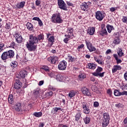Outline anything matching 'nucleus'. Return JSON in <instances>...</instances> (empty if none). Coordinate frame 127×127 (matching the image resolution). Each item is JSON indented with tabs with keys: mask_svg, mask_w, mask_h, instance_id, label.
I'll return each instance as SVG.
<instances>
[{
	"mask_svg": "<svg viewBox=\"0 0 127 127\" xmlns=\"http://www.w3.org/2000/svg\"><path fill=\"white\" fill-rule=\"evenodd\" d=\"M39 93H40V90L37 89L34 90V96L35 98H38L39 97Z\"/></svg>",
	"mask_w": 127,
	"mask_h": 127,
	"instance_id": "nucleus-38",
	"label": "nucleus"
},
{
	"mask_svg": "<svg viewBox=\"0 0 127 127\" xmlns=\"http://www.w3.org/2000/svg\"><path fill=\"white\" fill-rule=\"evenodd\" d=\"M27 74H28V72L26 70H22L19 72L18 78L19 79H24Z\"/></svg>",
	"mask_w": 127,
	"mask_h": 127,
	"instance_id": "nucleus-17",
	"label": "nucleus"
},
{
	"mask_svg": "<svg viewBox=\"0 0 127 127\" xmlns=\"http://www.w3.org/2000/svg\"><path fill=\"white\" fill-rule=\"evenodd\" d=\"M26 27L27 29H28L29 31H32V32H34V27L31 23L28 22L26 24Z\"/></svg>",
	"mask_w": 127,
	"mask_h": 127,
	"instance_id": "nucleus-22",
	"label": "nucleus"
},
{
	"mask_svg": "<svg viewBox=\"0 0 127 127\" xmlns=\"http://www.w3.org/2000/svg\"><path fill=\"white\" fill-rule=\"evenodd\" d=\"M41 69H42L43 70H44V71L47 72H47H49V71H50V68L47 65L42 66Z\"/></svg>",
	"mask_w": 127,
	"mask_h": 127,
	"instance_id": "nucleus-42",
	"label": "nucleus"
},
{
	"mask_svg": "<svg viewBox=\"0 0 127 127\" xmlns=\"http://www.w3.org/2000/svg\"><path fill=\"white\" fill-rule=\"evenodd\" d=\"M82 106L84 114H86V115L90 114V108L88 106H87V103L85 102H82Z\"/></svg>",
	"mask_w": 127,
	"mask_h": 127,
	"instance_id": "nucleus-13",
	"label": "nucleus"
},
{
	"mask_svg": "<svg viewBox=\"0 0 127 127\" xmlns=\"http://www.w3.org/2000/svg\"><path fill=\"white\" fill-rule=\"evenodd\" d=\"M14 46H15V42H14V41H12L10 44V47L14 48Z\"/></svg>",
	"mask_w": 127,
	"mask_h": 127,
	"instance_id": "nucleus-51",
	"label": "nucleus"
},
{
	"mask_svg": "<svg viewBox=\"0 0 127 127\" xmlns=\"http://www.w3.org/2000/svg\"><path fill=\"white\" fill-rule=\"evenodd\" d=\"M98 36L104 37L108 35V32L107 31V29H102L101 31H99L98 32Z\"/></svg>",
	"mask_w": 127,
	"mask_h": 127,
	"instance_id": "nucleus-19",
	"label": "nucleus"
},
{
	"mask_svg": "<svg viewBox=\"0 0 127 127\" xmlns=\"http://www.w3.org/2000/svg\"><path fill=\"white\" fill-rule=\"evenodd\" d=\"M70 39H73V38L70 37L69 38V36H66L65 38L64 39V42L67 44L68 43V42Z\"/></svg>",
	"mask_w": 127,
	"mask_h": 127,
	"instance_id": "nucleus-45",
	"label": "nucleus"
},
{
	"mask_svg": "<svg viewBox=\"0 0 127 127\" xmlns=\"http://www.w3.org/2000/svg\"><path fill=\"white\" fill-rule=\"evenodd\" d=\"M15 39L16 42L20 44L22 42V36L19 33H16L15 34Z\"/></svg>",
	"mask_w": 127,
	"mask_h": 127,
	"instance_id": "nucleus-14",
	"label": "nucleus"
},
{
	"mask_svg": "<svg viewBox=\"0 0 127 127\" xmlns=\"http://www.w3.org/2000/svg\"><path fill=\"white\" fill-rule=\"evenodd\" d=\"M22 87V83L20 82V80L19 79H15V83L14 85V88L16 90H17L18 89H20Z\"/></svg>",
	"mask_w": 127,
	"mask_h": 127,
	"instance_id": "nucleus-16",
	"label": "nucleus"
},
{
	"mask_svg": "<svg viewBox=\"0 0 127 127\" xmlns=\"http://www.w3.org/2000/svg\"><path fill=\"white\" fill-rule=\"evenodd\" d=\"M115 106L118 109H121V108H123L124 107V105L122 104L118 103L115 104Z\"/></svg>",
	"mask_w": 127,
	"mask_h": 127,
	"instance_id": "nucleus-46",
	"label": "nucleus"
},
{
	"mask_svg": "<svg viewBox=\"0 0 127 127\" xmlns=\"http://www.w3.org/2000/svg\"><path fill=\"white\" fill-rule=\"evenodd\" d=\"M122 70V66L119 65H115L112 68V73H116L117 71Z\"/></svg>",
	"mask_w": 127,
	"mask_h": 127,
	"instance_id": "nucleus-24",
	"label": "nucleus"
},
{
	"mask_svg": "<svg viewBox=\"0 0 127 127\" xmlns=\"http://www.w3.org/2000/svg\"><path fill=\"white\" fill-rule=\"evenodd\" d=\"M75 95H76V91L71 90L68 93V97L71 99L73 97H75Z\"/></svg>",
	"mask_w": 127,
	"mask_h": 127,
	"instance_id": "nucleus-36",
	"label": "nucleus"
},
{
	"mask_svg": "<svg viewBox=\"0 0 127 127\" xmlns=\"http://www.w3.org/2000/svg\"><path fill=\"white\" fill-rule=\"evenodd\" d=\"M66 3L68 6H73V3H72V2L66 1Z\"/></svg>",
	"mask_w": 127,
	"mask_h": 127,
	"instance_id": "nucleus-60",
	"label": "nucleus"
},
{
	"mask_svg": "<svg viewBox=\"0 0 127 127\" xmlns=\"http://www.w3.org/2000/svg\"><path fill=\"white\" fill-rule=\"evenodd\" d=\"M67 58L68 59V62H70V63H75L76 61L75 57H73L72 56H70L69 55H67Z\"/></svg>",
	"mask_w": 127,
	"mask_h": 127,
	"instance_id": "nucleus-29",
	"label": "nucleus"
},
{
	"mask_svg": "<svg viewBox=\"0 0 127 127\" xmlns=\"http://www.w3.org/2000/svg\"><path fill=\"white\" fill-rule=\"evenodd\" d=\"M85 42L86 47L87 49L89 50V52H94V51H96V48L93 46V43L87 40H85Z\"/></svg>",
	"mask_w": 127,
	"mask_h": 127,
	"instance_id": "nucleus-7",
	"label": "nucleus"
},
{
	"mask_svg": "<svg viewBox=\"0 0 127 127\" xmlns=\"http://www.w3.org/2000/svg\"><path fill=\"white\" fill-rule=\"evenodd\" d=\"M43 84H44V80H41V81H39L38 85L39 86H42V85H43Z\"/></svg>",
	"mask_w": 127,
	"mask_h": 127,
	"instance_id": "nucleus-58",
	"label": "nucleus"
},
{
	"mask_svg": "<svg viewBox=\"0 0 127 127\" xmlns=\"http://www.w3.org/2000/svg\"><path fill=\"white\" fill-rule=\"evenodd\" d=\"M107 94H108V95H110L111 96V95H112V94H113V92H112V90L111 89H108L107 91Z\"/></svg>",
	"mask_w": 127,
	"mask_h": 127,
	"instance_id": "nucleus-56",
	"label": "nucleus"
},
{
	"mask_svg": "<svg viewBox=\"0 0 127 127\" xmlns=\"http://www.w3.org/2000/svg\"><path fill=\"white\" fill-rule=\"evenodd\" d=\"M110 114L108 113H104L103 114V117L102 120V127H108L109 123H110Z\"/></svg>",
	"mask_w": 127,
	"mask_h": 127,
	"instance_id": "nucleus-4",
	"label": "nucleus"
},
{
	"mask_svg": "<svg viewBox=\"0 0 127 127\" xmlns=\"http://www.w3.org/2000/svg\"><path fill=\"white\" fill-rule=\"evenodd\" d=\"M82 116V111H80L77 113L76 114L75 117V121L76 122H79V120L81 119V117Z\"/></svg>",
	"mask_w": 127,
	"mask_h": 127,
	"instance_id": "nucleus-25",
	"label": "nucleus"
},
{
	"mask_svg": "<svg viewBox=\"0 0 127 127\" xmlns=\"http://www.w3.org/2000/svg\"><path fill=\"white\" fill-rule=\"evenodd\" d=\"M40 3H41V1L40 0H36L35 1V4L37 6H39V5H40Z\"/></svg>",
	"mask_w": 127,
	"mask_h": 127,
	"instance_id": "nucleus-49",
	"label": "nucleus"
},
{
	"mask_svg": "<svg viewBox=\"0 0 127 127\" xmlns=\"http://www.w3.org/2000/svg\"><path fill=\"white\" fill-rule=\"evenodd\" d=\"M33 116L36 117V118H40L42 117V112H34L33 114Z\"/></svg>",
	"mask_w": 127,
	"mask_h": 127,
	"instance_id": "nucleus-39",
	"label": "nucleus"
},
{
	"mask_svg": "<svg viewBox=\"0 0 127 127\" xmlns=\"http://www.w3.org/2000/svg\"><path fill=\"white\" fill-rule=\"evenodd\" d=\"M14 57V52L10 50L6 52H4L1 56V58L2 60H7V59H12Z\"/></svg>",
	"mask_w": 127,
	"mask_h": 127,
	"instance_id": "nucleus-3",
	"label": "nucleus"
},
{
	"mask_svg": "<svg viewBox=\"0 0 127 127\" xmlns=\"http://www.w3.org/2000/svg\"><path fill=\"white\" fill-rule=\"evenodd\" d=\"M11 23L10 22H8L5 25V28L8 29V30H11Z\"/></svg>",
	"mask_w": 127,
	"mask_h": 127,
	"instance_id": "nucleus-44",
	"label": "nucleus"
},
{
	"mask_svg": "<svg viewBox=\"0 0 127 127\" xmlns=\"http://www.w3.org/2000/svg\"><path fill=\"white\" fill-rule=\"evenodd\" d=\"M37 37L38 42H39L41 40H44V35L43 34H39Z\"/></svg>",
	"mask_w": 127,
	"mask_h": 127,
	"instance_id": "nucleus-37",
	"label": "nucleus"
},
{
	"mask_svg": "<svg viewBox=\"0 0 127 127\" xmlns=\"http://www.w3.org/2000/svg\"><path fill=\"white\" fill-rule=\"evenodd\" d=\"M122 90H127V83L126 84L123 85Z\"/></svg>",
	"mask_w": 127,
	"mask_h": 127,
	"instance_id": "nucleus-57",
	"label": "nucleus"
},
{
	"mask_svg": "<svg viewBox=\"0 0 127 127\" xmlns=\"http://www.w3.org/2000/svg\"><path fill=\"white\" fill-rule=\"evenodd\" d=\"M80 8L81 10H83V11H87L88 8H89V5H88L87 2H84L80 5Z\"/></svg>",
	"mask_w": 127,
	"mask_h": 127,
	"instance_id": "nucleus-20",
	"label": "nucleus"
},
{
	"mask_svg": "<svg viewBox=\"0 0 127 127\" xmlns=\"http://www.w3.org/2000/svg\"><path fill=\"white\" fill-rule=\"evenodd\" d=\"M13 109H14L16 112L19 113L20 115H22L23 110H22V106H21V103H17L13 106Z\"/></svg>",
	"mask_w": 127,
	"mask_h": 127,
	"instance_id": "nucleus-8",
	"label": "nucleus"
},
{
	"mask_svg": "<svg viewBox=\"0 0 127 127\" xmlns=\"http://www.w3.org/2000/svg\"><path fill=\"white\" fill-rule=\"evenodd\" d=\"M124 79H125V81L127 82V72L124 73Z\"/></svg>",
	"mask_w": 127,
	"mask_h": 127,
	"instance_id": "nucleus-62",
	"label": "nucleus"
},
{
	"mask_svg": "<svg viewBox=\"0 0 127 127\" xmlns=\"http://www.w3.org/2000/svg\"><path fill=\"white\" fill-rule=\"evenodd\" d=\"M114 36L115 38L113 40V43L115 44V45L120 44V43H121V39H120V37L119 36V33H114Z\"/></svg>",
	"mask_w": 127,
	"mask_h": 127,
	"instance_id": "nucleus-12",
	"label": "nucleus"
},
{
	"mask_svg": "<svg viewBox=\"0 0 127 127\" xmlns=\"http://www.w3.org/2000/svg\"><path fill=\"white\" fill-rule=\"evenodd\" d=\"M95 28L94 27L88 28L87 30V32L88 34H89V35H93L94 33H95Z\"/></svg>",
	"mask_w": 127,
	"mask_h": 127,
	"instance_id": "nucleus-23",
	"label": "nucleus"
},
{
	"mask_svg": "<svg viewBox=\"0 0 127 127\" xmlns=\"http://www.w3.org/2000/svg\"><path fill=\"white\" fill-rule=\"evenodd\" d=\"M106 28L109 33H111V32H112V30H115V28H114V26L110 24H107Z\"/></svg>",
	"mask_w": 127,
	"mask_h": 127,
	"instance_id": "nucleus-31",
	"label": "nucleus"
},
{
	"mask_svg": "<svg viewBox=\"0 0 127 127\" xmlns=\"http://www.w3.org/2000/svg\"><path fill=\"white\" fill-rule=\"evenodd\" d=\"M10 66H11V68L14 69V68H16V67H17V63L16 61H12L10 64Z\"/></svg>",
	"mask_w": 127,
	"mask_h": 127,
	"instance_id": "nucleus-41",
	"label": "nucleus"
},
{
	"mask_svg": "<svg viewBox=\"0 0 127 127\" xmlns=\"http://www.w3.org/2000/svg\"><path fill=\"white\" fill-rule=\"evenodd\" d=\"M98 64H100V65H105V63H104V61H102V60H98V62H97Z\"/></svg>",
	"mask_w": 127,
	"mask_h": 127,
	"instance_id": "nucleus-53",
	"label": "nucleus"
},
{
	"mask_svg": "<svg viewBox=\"0 0 127 127\" xmlns=\"http://www.w3.org/2000/svg\"><path fill=\"white\" fill-rule=\"evenodd\" d=\"M85 47V45H84L83 44H82L81 45H79L77 48H76L77 51H78V52H80V51H81V50H82V49H83V48H84V47Z\"/></svg>",
	"mask_w": 127,
	"mask_h": 127,
	"instance_id": "nucleus-43",
	"label": "nucleus"
},
{
	"mask_svg": "<svg viewBox=\"0 0 127 127\" xmlns=\"http://www.w3.org/2000/svg\"><path fill=\"white\" fill-rule=\"evenodd\" d=\"M58 57L57 56H52L48 59V61L51 62V64H55L57 61H58Z\"/></svg>",
	"mask_w": 127,
	"mask_h": 127,
	"instance_id": "nucleus-18",
	"label": "nucleus"
},
{
	"mask_svg": "<svg viewBox=\"0 0 127 127\" xmlns=\"http://www.w3.org/2000/svg\"><path fill=\"white\" fill-rule=\"evenodd\" d=\"M37 43H38L37 37L33 34H30L29 36V42H27L26 44V48L30 52H34L37 47V46L35 44H37Z\"/></svg>",
	"mask_w": 127,
	"mask_h": 127,
	"instance_id": "nucleus-1",
	"label": "nucleus"
},
{
	"mask_svg": "<svg viewBox=\"0 0 127 127\" xmlns=\"http://www.w3.org/2000/svg\"><path fill=\"white\" fill-rule=\"evenodd\" d=\"M24 5H25V1H21L18 3H17L16 4V6L17 7V8H23V7H24Z\"/></svg>",
	"mask_w": 127,
	"mask_h": 127,
	"instance_id": "nucleus-28",
	"label": "nucleus"
},
{
	"mask_svg": "<svg viewBox=\"0 0 127 127\" xmlns=\"http://www.w3.org/2000/svg\"><path fill=\"white\" fill-rule=\"evenodd\" d=\"M83 121L85 125H88V124H90V122H91V118L87 116L83 119Z\"/></svg>",
	"mask_w": 127,
	"mask_h": 127,
	"instance_id": "nucleus-40",
	"label": "nucleus"
},
{
	"mask_svg": "<svg viewBox=\"0 0 127 127\" xmlns=\"http://www.w3.org/2000/svg\"><path fill=\"white\" fill-rule=\"evenodd\" d=\"M47 97H50L52 95H53V92L52 91H49L48 92H47L46 94Z\"/></svg>",
	"mask_w": 127,
	"mask_h": 127,
	"instance_id": "nucleus-50",
	"label": "nucleus"
},
{
	"mask_svg": "<svg viewBox=\"0 0 127 127\" xmlns=\"http://www.w3.org/2000/svg\"><path fill=\"white\" fill-rule=\"evenodd\" d=\"M66 68H67V62H66L65 61H62L59 63V70H62V71H64V70H66Z\"/></svg>",
	"mask_w": 127,
	"mask_h": 127,
	"instance_id": "nucleus-9",
	"label": "nucleus"
},
{
	"mask_svg": "<svg viewBox=\"0 0 127 127\" xmlns=\"http://www.w3.org/2000/svg\"><path fill=\"white\" fill-rule=\"evenodd\" d=\"M114 94L116 97H120V96H122V92L120 91V90L115 89L114 92Z\"/></svg>",
	"mask_w": 127,
	"mask_h": 127,
	"instance_id": "nucleus-33",
	"label": "nucleus"
},
{
	"mask_svg": "<svg viewBox=\"0 0 127 127\" xmlns=\"http://www.w3.org/2000/svg\"><path fill=\"white\" fill-rule=\"evenodd\" d=\"M117 54L118 57H123V56H125V53L123 52V49H122V48H118V50H117Z\"/></svg>",
	"mask_w": 127,
	"mask_h": 127,
	"instance_id": "nucleus-30",
	"label": "nucleus"
},
{
	"mask_svg": "<svg viewBox=\"0 0 127 127\" xmlns=\"http://www.w3.org/2000/svg\"><path fill=\"white\" fill-rule=\"evenodd\" d=\"M73 32L74 29L72 27H67L66 31V33H67V34H65L64 37H67V36H68L69 38L71 37V38H73V37H74V34H73Z\"/></svg>",
	"mask_w": 127,
	"mask_h": 127,
	"instance_id": "nucleus-11",
	"label": "nucleus"
},
{
	"mask_svg": "<svg viewBox=\"0 0 127 127\" xmlns=\"http://www.w3.org/2000/svg\"><path fill=\"white\" fill-rule=\"evenodd\" d=\"M48 40L49 42H51L50 47L53 45V43H54V36H51L49 38H48Z\"/></svg>",
	"mask_w": 127,
	"mask_h": 127,
	"instance_id": "nucleus-32",
	"label": "nucleus"
},
{
	"mask_svg": "<svg viewBox=\"0 0 127 127\" xmlns=\"http://www.w3.org/2000/svg\"><path fill=\"white\" fill-rule=\"evenodd\" d=\"M122 21L124 23H127V16H123L122 18Z\"/></svg>",
	"mask_w": 127,
	"mask_h": 127,
	"instance_id": "nucleus-47",
	"label": "nucleus"
},
{
	"mask_svg": "<svg viewBox=\"0 0 127 127\" xmlns=\"http://www.w3.org/2000/svg\"><path fill=\"white\" fill-rule=\"evenodd\" d=\"M61 102H62V103H63L64 105H65V104H66V103H65V99H64V97H62V98H61Z\"/></svg>",
	"mask_w": 127,
	"mask_h": 127,
	"instance_id": "nucleus-61",
	"label": "nucleus"
},
{
	"mask_svg": "<svg viewBox=\"0 0 127 127\" xmlns=\"http://www.w3.org/2000/svg\"><path fill=\"white\" fill-rule=\"evenodd\" d=\"M40 18L38 17H34L32 18V20H36V21H38Z\"/></svg>",
	"mask_w": 127,
	"mask_h": 127,
	"instance_id": "nucleus-59",
	"label": "nucleus"
},
{
	"mask_svg": "<svg viewBox=\"0 0 127 127\" xmlns=\"http://www.w3.org/2000/svg\"><path fill=\"white\" fill-rule=\"evenodd\" d=\"M127 96V91H123L122 92H121V96Z\"/></svg>",
	"mask_w": 127,
	"mask_h": 127,
	"instance_id": "nucleus-55",
	"label": "nucleus"
},
{
	"mask_svg": "<svg viewBox=\"0 0 127 127\" xmlns=\"http://www.w3.org/2000/svg\"><path fill=\"white\" fill-rule=\"evenodd\" d=\"M51 21L53 23H63L64 20L62 19L61 14L59 12L54 13L51 18Z\"/></svg>",
	"mask_w": 127,
	"mask_h": 127,
	"instance_id": "nucleus-2",
	"label": "nucleus"
},
{
	"mask_svg": "<svg viewBox=\"0 0 127 127\" xmlns=\"http://www.w3.org/2000/svg\"><path fill=\"white\" fill-rule=\"evenodd\" d=\"M56 79L58 80V81H60V82H62L64 79V76L63 74H58L56 75Z\"/></svg>",
	"mask_w": 127,
	"mask_h": 127,
	"instance_id": "nucleus-26",
	"label": "nucleus"
},
{
	"mask_svg": "<svg viewBox=\"0 0 127 127\" xmlns=\"http://www.w3.org/2000/svg\"><path fill=\"white\" fill-rule=\"evenodd\" d=\"M93 106L94 108H98V107L99 106V102L98 101L94 102L93 103Z\"/></svg>",
	"mask_w": 127,
	"mask_h": 127,
	"instance_id": "nucleus-48",
	"label": "nucleus"
},
{
	"mask_svg": "<svg viewBox=\"0 0 127 127\" xmlns=\"http://www.w3.org/2000/svg\"><path fill=\"white\" fill-rule=\"evenodd\" d=\"M38 24L39 26H43V22H42V21H41V19H39V21H38Z\"/></svg>",
	"mask_w": 127,
	"mask_h": 127,
	"instance_id": "nucleus-54",
	"label": "nucleus"
},
{
	"mask_svg": "<svg viewBox=\"0 0 127 127\" xmlns=\"http://www.w3.org/2000/svg\"><path fill=\"white\" fill-rule=\"evenodd\" d=\"M103 72V68L101 66H97V68L96 69V71L92 73V74L95 77H100L101 78H102L104 77V75L105 74V72Z\"/></svg>",
	"mask_w": 127,
	"mask_h": 127,
	"instance_id": "nucleus-5",
	"label": "nucleus"
},
{
	"mask_svg": "<svg viewBox=\"0 0 127 127\" xmlns=\"http://www.w3.org/2000/svg\"><path fill=\"white\" fill-rule=\"evenodd\" d=\"M53 110L54 111H52L51 114H53V115H54V114H55L56 113H57L58 111H62L61 108L60 107H55L53 108Z\"/></svg>",
	"mask_w": 127,
	"mask_h": 127,
	"instance_id": "nucleus-35",
	"label": "nucleus"
},
{
	"mask_svg": "<svg viewBox=\"0 0 127 127\" xmlns=\"http://www.w3.org/2000/svg\"><path fill=\"white\" fill-rule=\"evenodd\" d=\"M113 57L115 58L117 64H121L123 61L121 59H119V56L117 54H114L113 55Z\"/></svg>",
	"mask_w": 127,
	"mask_h": 127,
	"instance_id": "nucleus-27",
	"label": "nucleus"
},
{
	"mask_svg": "<svg viewBox=\"0 0 127 127\" xmlns=\"http://www.w3.org/2000/svg\"><path fill=\"white\" fill-rule=\"evenodd\" d=\"M58 4L59 8L63 9V10H67V5L65 3V2L63 0H58Z\"/></svg>",
	"mask_w": 127,
	"mask_h": 127,
	"instance_id": "nucleus-10",
	"label": "nucleus"
},
{
	"mask_svg": "<svg viewBox=\"0 0 127 127\" xmlns=\"http://www.w3.org/2000/svg\"><path fill=\"white\" fill-rule=\"evenodd\" d=\"M111 52H112V51L110 49H108L106 51V54H110V53H111Z\"/></svg>",
	"mask_w": 127,
	"mask_h": 127,
	"instance_id": "nucleus-64",
	"label": "nucleus"
},
{
	"mask_svg": "<svg viewBox=\"0 0 127 127\" xmlns=\"http://www.w3.org/2000/svg\"><path fill=\"white\" fill-rule=\"evenodd\" d=\"M4 46V44L3 43L1 42L0 44V48H2L3 49V47Z\"/></svg>",
	"mask_w": 127,
	"mask_h": 127,
	"instance_id": "nucleus-63",
	"label": "nucleus"
},
{
	"mask_svg": "<svg viewBox=\"0 0 127 127\" xmlns=\"http://www.w3.org/2000/svg\"><path fill=\"white\" fill-rule=\"evenodd\" d=\"M81 92L84 96H92V94L90 92V90H89V89L87 88L86 87L81 88Z\"/></svg>",
	"mask_w": 127,
	"mask_h": 127,
	"instance_id": "nucleus-15",
	"label": "nucleus"
},
{
	"mask_svg": "<svg viewBox=\"0 0 127 127\" xmlns=\"http://www.w3.org/2000/svg\"><path fill=\"white\" fill-rule=\"evenodd\" d=\"M87 69H91V70H95L97 68V64L94 63H88L86 65Z\"/></svg>",
	"mask_w": 127,
	"mask_h": 127,
	"instance_id": "nucleus-21",
	"label": "nucleus"
},
{
	"mask_svg": "<svg viewBox=\"0 0 127 127\" xmlns=\"http://www.w3.org/2000/svg\"><path fill=\"white\" fill-rule=\"evenodd\" d=\"M8 101L9 104L13 103V96L12 94H9L8 97Z\"/></svg>",
	"mask_w": 127,
	"mask_h": 127,
	"instance_id": "nucleus-34",
	"label": "nucleus"
},
{
	"mask_svg": "<svg viewBox=\"0 0 127 127\" xmlns=\"http://www.w3.org/2000/svg\"><path fill=\"white\" fill-rule=\"evenodd\" d=\"M106 16V13L102 11H97L95 12V18L98 21H102Z\"/></svg>",
	"mask_w": 127,
	"mask_h": 127,
	"instance_id": "nucleus-6",
	"label": "nucleus"
},
{
	"mask_svg": "<svg viewBox=\"0 0 127 127\" xmlns=\"http://www.w3.org/2000/svg\"><path fill=\"white\" fill-rule=\"evenodd\" d=\"M117 9H118V8L112 7L110 8V11L111 12H114V11H115V10H117Z\"/></svg>",
	"mask_w": 127,
	"mask_h": 127,
	"instance_id": "nucleus-52",
	"label": "nucleus"
}]
</instances>
